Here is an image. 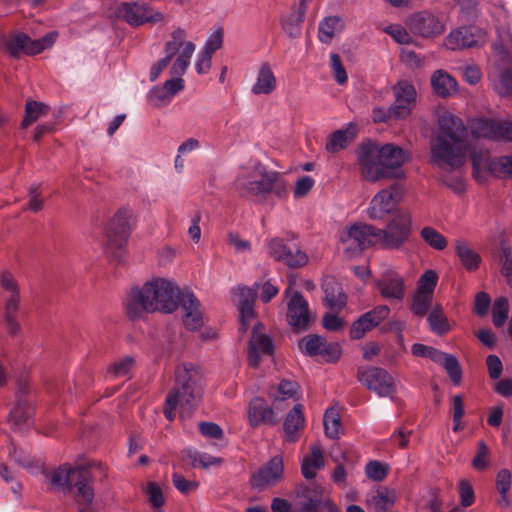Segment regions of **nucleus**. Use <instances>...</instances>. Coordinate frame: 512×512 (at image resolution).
Wrapping results in <instances>:
<instances>
[{
  "label": "nucleus",
  "instance_id": "64",
  "mask_svg": "<svg viewBox=\"0 0 512 512\" xmlns=\"http://www.w3.org/2000/svg\"><path fill=\"white\" fill-rule=\"evenodd\" d=\"M501 273L506 278L508 285L512 288V256L509 248H502Z\"/></svg>",
  "mask_w": 512,
  "mask_h": 512
},
{
  "label": "nucleus",
  "instance_id": "33",
  "mask_svg": "<svg viewBox=\"0 0 512 512\" xmlns=\"http://www.w3.org/2000/svg\"><path fill=\"white\" fill-rule=\"evenodd\" d=\"M262 327V324H257L253 327L249 346L264 354L273 355L275 350L274 342L270 336L259 331Z\"/></svg>",
  "mask_w": 512,
  "mask_h": 512
},
{
  "label": "nucleus",
  "instance_id": "38",
  "mask_svg": "<svg viewBox=\"0 0 512 512\" xmlns=\"http://www.w3.org/2000/svg\"><path fill=\"white\" fill-rule=\"evenodd\" d=\"M495 91L500 96L512 97V66L509 65L499 71L493 80Z\"/></svg>",
  "mask_w": 512,
  "mask_h": 512
},
{
  "label": "nucleus",
  "instance_id": "54",
  "mask_svg": "<svg viewBox=\"0 0 512 512\" xmlns=\"http://www.w3.org/2000/svg\"><path fill=\"white\" fill-rule=\"evenodd\" d=\"M134 358L127 356L118 361H115L111 366L109 372L115 377L127 376L134 366Z\"/></svg>",
  "mask_w": 512,
  "mask_h": 512
},
{
  "label": "nucleus",
  "instance_id": "3",
  "mask_svg": "<svg viewBox=\"0 0 512 512\" xmlns=\"http://www.w3.org/2000/svg\"><path fill=\"white\" fill-rule=\"evenodd\" d=\"M235 188L240 197L247 199H264L269 193L282 198L287 194L284 179L276 172H268L261 165L238 175Z\"/></svg>",
  "mask_w": 512,
  "mask_h": 512
},
{
  "label": "nucleus",
  "instance_id": "5",
  "mask_svg": "<svg viewBox=\"0 0 512 512\" xmlns=\"http://www.w3.org/2000/svg\"><path fill=\"white\" fill-rule=\"evenodd\" d=\"M165 57L155 63L150 69V81H155L161 72L170 64L173 57L178 54L174 61L170 74L172 76H182L190 64V59L195 51V45L191 41H186V31L177 28L171 34V40L165 43Z\"/></svg>",
  "mask_w": 512,
  "mask_h": 512
},
{
  "label": "nucleus",
  "instance_id": "14",
  "mask_svg": "<svg viewBox=\"0 0 512 512\" xmlns=\"http://www.w3.org/2000/svg\"><path fill=\"white\" fill-rule=\"evenodd\" d=\"M356 154L361 175L365 180L374 183L383 178L377 144L372 141L363 142L359 145Z\"/></svg>",
  "mask_w": 512,
  "mask_h": 512
},
{
  "label": "nucleus",
  "instance_id": "24",
  "mask_svg": "<svg viewBox=\"0 0 512 512\" xmlns=\"http://www.w3.org/2000/svg\"><path fill=\"white\" fill-rule=\"evenodd\" d=\"M248 419L250 425L253 427L260 424L274 425L277 423L273 409L260 397L251 400L248 409Z\"/></svg>",
  "mask_w": 512,
  "mask_h": 512
},
{
  "label": "nucleus",
  "instance_id": "51",
  "mask_svg": "<svg viewBox=\"0 0 512 512\" xmlns=\"http://www.w3.org/2000/svg\"><path fill=\"white\" fill-rule=\"evenodd\" d=\"M389 466L376 460L369 461L365 468L367 477L373 481H382L388 474Z\"/></svg>",
  "mask_w": 512,
  "mask_h": 512
},
{
  "label": "nucleus",
  "instance_id": "48",
  "mask_svg": "<svg viewBox=\"0 0 512 512\" xmlns=\"http://www.w3.org/2000/svg\"><path fill=\"white\" fill-rule=\"evenodd\" d=\"M509 304L505 297H499L495 300L492 315L493 323L496 327L504 325L508 318Z\"/></svg>",
  "mask_w": 512,
  "mask_h": 512
},
{
  "label": "nucleus",
  "instance_id": "60",
  "mask_svg": "<svg viewBox=\"0 0 512 512\" xmlns=\"http://www.w3.org/2000/svg\"><path fill=\"white\" fill-rule=\"evenodd\" d=\"M512 483V475L508 469H501L496 476V489L501 496L508 494Z\"/></svg>",
  "mask_w": 512,
  "mask_h": 512
},
{
  "label": "nucleus",
  "instance_id": "29",
  "mask_svg": "<svg viewBox=\"0 0 512 512\" xmlns=\"http://www.w3.org/2000/svg\"><path fill=\"white\" fill-rule=\"evenodd\" d=\"M296 495L303 498L300 502L301 512H317L321 504V496L316 488L306 485H299L296 490Z\"/></svg>",
  "mask_w": 512,
  "mask_h": 512
},
{
  "label": "nucleus",
  "instance_id": "50",
  "mask_svg": "<svg viewBox=\"0 0 512 512\" xmlns=\"http://www.w3.org/2000/svg\"><path fill=\"white\" fill-rule=\"evenodd\" d=\"M283 257L282 262L290 268H300L308 262L306 253L298 248H291Z\"/></svg>",
  "mask_w": 512,
  "mask_h": 512
},
{
  "label": "nucleus",
  "instance_id": "42",
  "mask_svg": "<svg viewBox=\"0 0 512 512\" xmlns=\"http://www.w3.org/2000/svg\"><path fill=\"white\" fill-rule=\"evenodd\" d=\"M31 415V408L25 399L19 398L9 414L10 420L15 426H21L27 422Z\"/></svg>",
  "mask_w": 512,
  "mask_h": 512
},
{
  "label": "nucleus",
  "instance_id": "17",
  "mask_svg": "<svg viewBox=\"0 0 512 512\" xmlns=\"http://www.w3.org/2000/svg\"><path fill=\"white\" fill-rule=\"evenodd\" d=\"M284 465L281 456H274L251 476V486L264 489L275 485L283 478Z\"/></svg>",
  "mask_w": 512,
  "mask_h": 512
},
{
  "label": "nucleus",
  "instance_id": "19",
  "mask_svg": "<svg viewBox=\"0 0 512 512\" xmlns=\"http://www.w3.org/2000/svg\"><path fill=\"white\" fill-rule=\"evenodd\" d=\"M130 213L126 209H119L112 218L108 229L107 239L110 247L123 249L130 234Z\"/></svg>",
  "mask_w": 512,
  "mask_h": 512
},
{
  "label": "nucleus",
  "instance_id": "45",
  "mask_svg": "<svg viewBox=\"0 0 512 512\" xmlns=\"http://www.w3.org/2000/svg\"><path fill=\"white\" fill-rule=\"evenodd\" d=\"M19 309V305L15 306V302L11 300L9 303H5L4 305V321L6 325V329L10 335H16L20 326L16 320V313Z\"/></svg>",
  "mask_w": 512,
  "mask_h": 512
},
{
  "label": "nucleus",
  "instance_id": "36",
  "mask_svg": "<svg viewBox=\"0 0 512 512\" xmlns=\"http://www.w3.org/2000/svg\"><path fill=\"white\" fill-rule=\"evenodd\" d=\"M48 106L42 102L27 100L25 104V116L21 122L22 128H27L29 125L37 121L40 117L46 115Z\"/></svg>",
  "mask_w": 512,
  "mask_h": 512
},
{
  "label": "nucleus",
  "instance_id": "59",
  "mask_svg": "<svg viewBox=\"0 0 512 512\" xmlns=\"http://www.w3.org/2000/svg\"><path fill=\"white\" fill-rule=\"evenodd\" d=\"M146 494L153 508L159 509L164 504V496L158 484L151 482L147 486Z\"/></svg>",
  "mask_w": 512,
  "mask_h": 512
},
{
  "label": "nucleus",
  "instance_id": "49",
  "mask_svg": "<svg viewBox=\"0 0 512 512\" xmlns=\"http://www.w3.org/2000/svg\"><path fill=\"white\" fill-rule=\"evenodd\" d=\"M301 16L291 13L282 20V28L290 38H297L301 34V26L303 23Z\"/></svg>",
  "mask_w": 512,
  "mask_h": 512
},
{
  "label": "nucleus",
  "instance_id": "22",
  "mask_svg": "<svg viewBox=\"0 0 512 512\" xmlns=\"http://www.w3.org/2000/svg\"><path fill=\"white\" fill-rule=\"evenodd\" d=\"M377 288L382 297L402 300L405 295L403 278L395 271H386L377 281Z\"/></svg>",
  "mask_w": 512,
  "mask_h": 512
},
{
  "label": "nucleus",
  "instance_id": "30",
  "mask_svg": "<svg viewBox=\"0 0 512 512\" xmlns=\"http://www.w3.org/2000/svg\"><path fill=\"white\" fill-rule=\"evenodd\" d=\"M456 254L468 271H474L479 267L480 255L471 248L466 240H456Z\"/></svg>",
  "mask_w": 512,
  "mask_h": 512
},
{
  "label": "nucleus",
  "instance_id": "32",
  "mask_svg": "<svg viewBox=\"0 0 512 512\" xmlns=\"http://www.w3.org/2000/svg\"><path fill=\"white\" fill-rule=\"evenodd\" d=\"M302 409L303 407L301 404L295 405L285 418L283 427L285 434L290 441L296 440V432L303 427L304 416Z\"/></svg>",
  "mask_w": 512,
  "mask_h": 512
},
{
  "label": "nucleus",
  "instance_id": "20",
  "mask_svg": "<svg viewBox=\"0 0 512 512\" xmlns=\"http://www.w3.org/2000/svg\"><path fill=\"white\" fill-rule=\"evenodd\" d=\"M380 166L383 172V178L399 177V173H389L388 170L400 168L407 159V153L402 148L394 144H385L379 147Z\"/></svg>",
  "mask_w": 512,
  "mask_h": 512
},
{
  "label": "nucleus",
  "instance_id": "13",
  "mask_svg": "<svg viewBox=\"0 0 512 512\" xmlns=\"http://www.w3.org/2000/svg\"><path fill=\"white\" fill-rule=\"evenodd\" d=\"M402 195V187L397 183L380 190L370 202L367 211L369 218L372 220L383 219L396 208Z\"/></svg>",
  "mask_w": 512,
  "mask_h": 512
},
{
  "label": "nucleus",
  "instance_id": "35",
  "mask_svg": "<svg viewBox=\"0 0 512 512\" xmlns=\"http://www.w3.org/2000/svg\"><path fill=\"white\" fill-rule=\"evenodd\" d=\"M57 36L58 33L56 31H51L39 39H31L26 35L27 41H25L24 54L36 55L41 53L43 50L52 47Z\"/></svg>",
  "mask_w": 512,
  "mask_h": 512
},
{
  "label": "nucleus",
  "instance_id": "39",
  "mask_svg": "<svg viewBox=\"0 0 512 512\" xmlns=\"http://www.w3.org/2000/svg\"><path fill=\"white\" fill-rule=\"evenodd\" d=\"M341 22L342 20L338 16L326 17L321 21L318 28L319 40L323 43H330L335 31L342 27Z\"/></svg>",
  "mask_w": 512,
  "mask_h": 512
},
{
  "label": "nucleus",
  "instance_id": "11",
  "mask_svg": "<svg viewBox=\"0 0 512 512\" xmlns=\"http://www.w3.org/2000/svg\"><path fill=\"white\" fill-rule=\"evenodd\" d=\"M357 377L362 385L376 393L379 397L392 399L396 394L394 378L383 368L371 366L365 369H358Z\"/></svg>",
  "mask_w": 512,
  "mask_h": 512
},
{
  "label": "nucleus",
  "instance_id": "52",
  "mask_svg": "<svg viewBox=\"0 0 512 512\" xmlns=\"http://www.w3.org/2000/svg\"><path fill=\"white\" fill-rule=\"evenodd\" d=\"M437 281L438 276L435 271H425L418 281L417 292L428 293V295L432 296V293L437 285Z\"/></svg>",
  "mask_w": 512,
  "mask_h": 512
},
{
  "label": "nucleus",
  "instance_id": "53",
  "mask_svg": "<svg viewBox=\"0 0 512 512\" xmlns=\"http://www.w3.org/2000/svg\"><path fill=\"white\" fill-rule=\"evenodd\" d=\"M490 450L484 441H479L477 453L472 460V466L478 471L485 470L489 466Z\"/></svg>",
  "mask_w": 512,
  "mask_h": 512
},
{
  "label": "nucleus",
  "instance_id": "7",
  "mask_svg": "<svg viewBox=\"0 0 512 512\" xmlns=\"http://www.w3.org/2000/svg\"><path fill=\"white\" fill-rule=\"evenodd\" d=\"M51 483L54 487L71 490L76 487L80 495L85 500L94 499V490L90 485L92 475L89 468L85 466H76L71 468L67 465L59 467L51 473Z\"/></svg>",
  "mask_w": 512,
  "mask_h": 512
},
{
  "label": "nucleus",
  "instance_id": "55",
  "mask_svg": "<svg viewBox=\"0 0 512 512\" xmlns=\"http://www.w3.org/2000/svg\"><path fill=\"white\" fill-rule=\"evenodd\" d=\"M330 61L331 69L333 71L336 82L340 85H344L348 80V76L342 64L340 56L336 53H331Z\"/></svg>",
  "mask_w": 512,
  "mask_h": 512
},
{
  "label": "nucleus",
  "instance_id": "26",
  "mask_svg": "<svg viewBox=\"0 0 512 512\" xmlns=\"http://www.w3.org/2000/svg\"><path fill=\"white\" fill-rule=\"evenodd\" d=\"M357 135V125L349 123L345 129L332 133L326 143V150L336 153L344 149Z\"/></svg>",
  "mask_w": 512,
  "mask_h": 512
},
{
  "label": "nucleus",
  "instance_id": "16",
  "mask_svg": "<svg viewBox=\"0 0 512 512\" xmlns=\"http://www.w3.org/2000/svg\"><path fill=\"white\" fill-rule=\"evenodd\" d=\"M299 348L309 356H322L328 362L337 361L341 348L337 343H328L320 335H308L299 341Z\"/></svg>",
  "mask_w": 512,
  "mask_h": 512
},
{
  "label": "nucleus",
  "instance_id": "62",
  "mask_svg": "<svg viewBox=\"0 0 512 512\" xmlns=\"http://www.w3.org/2000/svg\"><path fill=\"white\" fill-rule=\"evenodd\" d=\"M172 482L176 489L180 491L182 494H189L190 492L196 490L198 487L197 482L189 481L178 473H174L172 475Z\"/></svg>",
  "mask_w": 512,
  "mask_h": 512
},
{
  "label": "nucleus",
  "instance_id": "28",
  "mask_svg": "<svg viewBox=\"0 0 512 512\" xmlns=\"http://www.w3.org/2000/svg\"><path fill=\"white\" fill-rule=\"evenodd\" d=\"M431 85L434 92L443 98H447L457 91L456 80L443 70H437L433 73Z\"/></svg>",
  "mask_w": 512,
  "mask_h": 512
},
{
  "label": "nucleus",
  "instance_id": "63",
  "mask_svg": "<svg viewBox=\"0 0 512 512\" xmlns=\"http://www.w3.org/2000/svg\"><path fill=\"white\" fill-rule=\"evenodd\" d=\"M390 313V309L386 305H380L365 313L368 320L371 321L372 328L380 324L386 319Z\"/></svg>",
  "mask_w": 512,
  "mask_h": 512
},
{
  "label": "nucleus",
  "instance_id": "23",
  "mask_svg": "<svg viewBox=\"0 0 512 512\" xmlns=\"http://www.w3.org/2000/svg\"><path fill=\"white\" fill-rule=\"evenodd\" d=\"M427 358L442 366L455 385H459L461 383L462 369L458 359L454 355L447 354L434 347H430Z\"/></svg>",
  "mask_w": 512,
  "mask_h": 512
},
{
  "label": "nucleus",
  "instance_id": "10",
  "mask_svg": "<svg viewBox=\"0 0 512 512\" xmlns=\"http://www.w3.org/2000/svg\"><path fill=\"white\" fill-rule=\"evenodd\" d=\"M114 15L131 26H141L145 23L155 24L163 20V14L160 11L140 2H122L115 7Z\"/></svg>",
  "mask_w": 512,
  "mask_h": 512
},
{
  "label": "nucleus",
  "instance_id": "31",
  "mask_svg": "<svg viewBox=\"0 0 512 512\" xmlns=\"http://www.w3.org/2000/svg\"><path fill=\"white\" fill-rule=\"evenodd\" d=\"M324 466L323 452L320 446L311 448V455L303 459L301 471L306 479H312L316 476V471Z\"/></svg>",
  "mask_w": 512,
  "mask_h": 512
},
{
  "label": "nucleus",
  "instance_id": "2",
  "mask_svg": "<svg viewBox=\"0 0 512 512\" xmlns=\"http://www.w3.org/2000/svg\"><path fill=\"white\" fill-rule=\"evenodd\" d=\"M439 125L442 134L431 148L432 161L441 168L456 169L464 163L466 129L461 119L451 114L442 116Z\"/></svg>",
  "mask_w": 512,
  "mask_h": 512
},
{
  "label": "nucleus",
  "instance_id": "43",
  "mask_svg": "<svg viewBox=\"0 0 512 512\" xmlns=\"http://www.w3.org/2000/svg\"><path fill=\"white\" fill-rule=\"evenodd\" d=\"M489 170L498 177L512 176V155L502 156L490 161Z\"/></svg>",
  "mask_w": 512,
  "mask_h": 512
},
{
  "label": "nucleus",
  "instance_id": "12",
  "mask_svg": "<svg viewBox=\"0 0 512 512\" xmlns=\"http://www.w3.org/2000/svg\"><path fill=\"white\" fill-rule=\"evenodd\" d=\"M287 299V322L295 330L305 331L314 320L309 312L308 302L299 291L292 290L291 286L284 291Z\"/></svg>",
  "mask_w": 512,
  "mask_h": 512
},
{
  "label": "nucleus",
  "instance_id": "27",
  "mask_svg": "<svg viewBox=\"0 0 512 512\" xmlns=\"http://www.w3.org/2000/svg\"><path fill=\"white\" fill-rule=\"evenodd\" d=\"M275 88L276 78L270 65L267 62L262 63L258 71L257 81L252 87L253 94L268 95L271 94Z\"/></svg>",
  "mask_w": 512,
  "mask_h": 512
},
{
  "label": "nucleus",
  "instance_id": "8",
  "mask_svg": "<svg viewBox=\"0 0 512 512\" xmlns=\"http://www.w3.org/2000/svg\"><path fill=\"white\" fill-rule=\"evenodd\" d=\"M411 235V216L407 212L397 213L386 229L377 228L378 244L386 249H399Z\"/></svg>",
  "mask_w": 512,
  "mask_h": 512
},
{
  "label": "nucleus",
  "instance_id": "44",
  "mask_svg": "<svg viewBox=\"0 0 512 512\" xmlns=\"http://www.w3.org/2000/svg\"><path fill=\"white\" fill-rule=\"evenodd\" d=\"M1 287L10 293V296L6 299L5 303H9L11 300L15 302V306L19 305L20 295L19 288L16 280L9 272H3L0 277Z\"/></svg>",
  "mask_w": 512,
  "mask_h": 512
},
{
  "label": "nucleus",
  "instance_id": "37",
  "mask_svg": "<svg viewBox=\"0 0 512 512\" xmlns=\"http://www.w3.org/2000/svg\"><path fill=\"white\" fill-rule=\"evenodd\" d=\"M427 321L430 329L437 335H444L450 330L447 317L444 315L442 308L437 305L428 315Z\"/></svg>",
  "mask_w": 512,
  "mask_h": 512
},
{
  "label": "nucleus",
  "instance_id": "34",
  "mask_svg": "<svg viewBox=\"0 0 512 512\" xmlns=\"http://www.w3.org/2000/svg\"><path fill=\"white\" fill-rule=\"evenodd\" d=\"M499 121L487 118L475 119L471 124L472 133L477 137L497 140Z\"/></svg>",
  "mask_w": 512,
  "mask_h": 512
},
{
  "label": "nucleus",
  "instance_id": "15",
  "mask_svg": "<svg viewBox=\"0 0 512 512\" xmlns=\"http://www.w3.org/2000/svg\"><path fill=\"white\" fill-rule=\"evenodd\" d=\"M486 42V32L477 26H463L452 31L445 39V45L451 50L473 48Z\"/></svg>",
  "mask_w": 512,
  "mask_h": 512
},
{
  "label": "nucleus",
  "instance_id": "9",
  "mask_svg": "<svg viewBox=\"0 0 512 512\" xmlns=\"http://www.w3.org/2000/svg\"><path fill=\"white\" fill-rule=\"evenodd\" d=\"M340 241L346 252L351 255L358 254L367 247L378 244L377 228L365 223H356L341 232Z\"/></svg>",
  "mask_w": 512,
  "mask_h": 512
},
{
  "label": "nucleus",
  "instance_id": "41",
  "mask_svg": "<svg viewBox=\"0 0 512 512\" xmlns=\"http://www.w3.org/2000/svg\"><path fill=\"white\" fill-rule=\"evenodd\" d=\"M26 34L17 33L13 37L1 39V47L5 49L12 57H19L20 53H24Z\"/></svg>",
  "mask_w": 512,
  "mask_h": 512
},
{
  "label": "nucleus",
  "instance_id": "18",
  "mask_svg": "<svg viewBox=\"0 0 512 512\" xmlns=\"http://www.w3.org/2000/svg\"><path fill=\"white\" fill-rule=\"evenodd\" d=\"M407 26L414 34L426 38L440 35L445 30L439 18L427 11H421L409 17Z\"/></svg>",
  "mask_w": 512,
  "mask_h": 512
},
{
  "label": "nucleus",
  "instance_id": "58",
  "mask_svg": "<svg viewBox=\"0 0 512 512\" xmlns=\"http://www.w3.org/2000/svg\"><path fill=\"white\" fill-rule=\"evenodd\" d=\"M269 251L271 256L277 260V261H283L284 254H287V252L292 248L288 246L283 239L280 238H274L269 241Z\"/></svg>",
  "mask_w": 512,
  "mask_h": 512
},
{
  "label": "nucleus",
  "instance_id": "61",
  "mask_svg": "<svg viewBox=\"0 0 512 512\" xmlns=\"http://www.w3.org/2000/svg\"><path fill=\"white\" fill-rule=\"evenodd\" d=\"M198 428L199 432L206 438L221 439L223 437L222 428L214 422H200Z\"/></svg>",
  "mask_w": 512,
  "mask_h": 512
},
{
  "label": "nucleus",
  "instance_id": "40",
  "mask_svg": "<svg viewBox=\"0 0 512 512\" xmlns=\"http://www.w3.org/2000/svg\"><path fill=\"white\" fill-rule=\"evenodd\" d=\"M325 434L330 439H337L339 437L341 419L338 411L334 408L326 410L323 418Z\"/></svg>",
  "mask_w": 512,
  "mask_h": 512
},
{
  "label": "nucleus",
  "instance_id": "57",
  "mask_svg": "<svg viewBox=\"0 0 512 512\" xmlns=\"http://www.w3.org/2000/svg\"><path fill=\"white\" fill-rule=\"evenodd\" d=\"M269 251L271 256L277 260V261H283L284 254H287V252L292 248L288 246L283 239L280 238H274L269 241Z\"/></svg>",
  "mask_w": 512,
  "mask_h": 512
},
{
  "label": "nucleus",
  "instance_id": "56",
  "mask_svg": "<svg viewBox=\"0 0 512 512\" xmlns=\"http://www.w3.org/2000/svg\"><path fill=\"white\" fill-rule=\"evenodd\" d=\"M371 329H373L371 326V321L367 319L364 313L352 324L350 329V337L352 339H361L365 333Z\"/></svg>",
  "mask_w": 512,
  "mask_h": 512
},
{
  "label": "nucleus",
  "instance_id": "21",
  "mask_svg": "<svg viewBox=\"0 0 512 512\" xmlns=\"http://www.w3.org/2000/svg\"><path fill=\"white\" fill-rule=\"evenodd\" d=\"M259 286L260 283L255 282L252 287H238V307L241 315L240 330L243 332L248 329L249 321L254 317V303Z\"/></svg>",
  "mask_w": 512,
  "mask_h": 512
},
{
  "label": "nucleus",
  "instance_id": "25",
  "mask_svg": "<svg viewBox=\"0 0 512 512\" xmlns=\"http://www.w3.org/2000/svg\"><path fill=\"white\" fill-rule=\"evenodd\" d=\"M324 291V304L330 309L341 310L345 307L347 297L341 284L334 277H326L322 284Z\"/></svg>",
  "mask_w": 512,
  "mask_h": 512
},
{
  "label": "nucleus",
  "instance_id": "47",
  "mask_svg": "<svg viewBox=\"0 0 512 512\" xmlns=\"http://www.w3.org/2000/svg\"><path fill=\"white\" fill-rule=\"evenodd\" d=\"M432 296L428 293L416 292L413 296L410 309L416 316L423 317L431 306Z\"/></svg>",
  "mask_w": 512,
  "mask_h": 512
},
{
  "label": "nucleus",
  "instance_id": "1",
  "mask_svg": "<svg viewBox=\"0 0 512 512\" xmlns=\"http://www.w3.org/2000/svg\"><path fill=\"white\" fill-rule=\"evenodd\" d=\"M179 305L187 329L197 330L203 326L200 302L195 295L189 291L181 292L175 283L162 278L133 288L126 303V313L129 319L136 320L156 311L172 313Z\"/></svg>",
  "mask_w": 512,
  "mask_h": 512
},
{
  "label": "nucleus",
  "instance_id": "4",
  "mask_svg": "<svg viewBox=\"0 0 512 512\" xmlns=\"http://www.w3.org/2000/svg\"><path fill=\"white\" fill-rule=\"evenodd\" d=\"M203 392L200 370L193 365L183 364L175 369V384L168 396H174L181 405V416H190L199 404Z\"/></svg>",
  "mask_w": 512,
  "mask_h": 512
},
{
  "label": "nucleus",
  "instance_id": "46",
  "mask_svg": "<svg viewBox=\"0 0 512 512\" xmlns=\"http://www.w3.org/2000/svg\"><path fill=\"white\" fill-rule=\"evenodd\" d=\"M421 237L434 249L443 250L447 246L446 238L432 227H424L421 230Z\"/></svg>",
  "mask_w": 512,
  "mask_h": 512
},
{
  "label": "nucleus",
  "instance_id": "6",
  "mask_svg": "<svg viewBox=\"0 0 512 512\" xmlns=\"http://www.w3.org/2000/svg\"><path fill=\"white\" fill-rule=\"evenodd\" d=\"M393 93L395 96L393 105L387 109L375 107L372 110V118L375 123H384L391 119H405L411 114L416 102L414 86L408 81L402 80L393 87Z\"/></svg>",
  "mask_w": 512,
  "mask_h": 512
}]
</instances>
